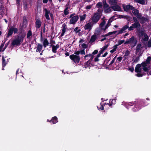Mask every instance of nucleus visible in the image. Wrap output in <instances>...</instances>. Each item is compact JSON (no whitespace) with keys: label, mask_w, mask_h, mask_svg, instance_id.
Masks as SVG:
<instances>
[{"label":"nucleus","mask_w":151,"mask_h":151,"mask_svg":"<svg viewBox=\"0 0 151 151\" xmlns=\"http://www.w3.org/2000/svg\"><path fill=\"white\" fill-rule=\"evenodd\" d=\"M98 52V50H95L91 54L93 55H94L97 54Z\"/></svg>","instance_id":"69168bd1"},{"label":"nucleus","mask_w":151,"mask_h":151,"mask_svg":"<svg viewBox=\"0 0 151 151\" xmlns=\"http://www.w3.org/2000/svg\"><path fill=\"white\" fill-rule=\"evenodd\" d=\"M85 67L87 68L89 66H91L92 65V62L88 60L85 63Z\"/></svg>","instance_id":"393cba45"},{"label":"nucleus","mask_w":151,"mask_h":151,"mask_svg":"<svg viewBox=\"0 0 151 151\" xmlns=\"http://www.w3.org/2000/svg\"><path fill=\"white\" fill-rule=\"evenodd\" d=\"M130 53L129 51L127 50L125 52V55H124V60H125L127 59V57L130 54Z\"/></svg>","instance_id":"e433bc0d"},{"label":"nucleus","mask_w":151,"mask_h":151,"mask_svg":"<svg viewBox=\"0 0 151 151\" xmlns=\"http://www.w3.org/2000/svg\"><path fill=\"white\" fill-rule=\"evenodd\" d=\"M78 27H76L74 29V31H75L76 33H78L81 31L80 29H78Z\"/></svg>","instance_id":"6e6d98bb"},{"label":"nucleus","mask_w":151,"mask_h":151,"mask_svg":"<svg viewBox=\"0 0 151 151\" xmlns=\"http://www.w3.org/2000/svg\"><path fill=\"white\" fill-rule=\"evenodd\" d=\"M49 43L47 38L45 39L43 42V47L45 48L47 46L49 45Z\"/></svg>","instance_id":"4be33fe9"},{"label":"nucleus","mask_w":151,"mask_h":151,"mask_svg":"<svg viewBox=\"0 0 151 151\" xmlns=\"http://www.w3.org/2000/svg\"><path fill=\"white\" fill-rule=\"evenodd\" d=\"M17 6H18L20 5L21 0H16Z\"/></svg>","instance_id":"bf43d9fd"},{"label":"nucleus","mask_w":151,"mask_h":151,"mask_svg":"<svg viewBox=\"0 0 151 151\" xmlns=\"http://www.w3.org/2000/svg\"><path fill=\"white\" fill-rule=\"evenodd\" d=\"M63 29H62V32L60 35V37L63 36L66 32V30L67 29V26L65 23L62 25Z\"/></svg>","instance_id":"4468645a"},{"label":"nucleus","mask_w":151,"mask_h":151,"mask_svg":"<svg viewBox=\"0 0 151 151\" xmlns=\"http://www.w3.org/2000/svg\"><path fill=\"white\" fill-rule=\"evenodd\" d=\"M147 104L145 103L144 100L141 99H137L134 102H129L128 103L126 106L129 109L131 108L132 111L134 112H137L142 107L147 106Z\"/></svg>","instance_id":"f257e3e1"},{"label":"nucleus","mask_w":151,"mask_h":151,"mask_svg":"<svg viewBox=\"0 0 151 151\" xmlns=\"http://www.w3.org/2000/svg\"><path fill=\"white\" fill-rule=\"evenodd\" d=\"M132 13L133 14L136 16L137 14L139 12V10L137 9H135L134 7V9H132Z\"/></svg>","instance_id":"f704fd0d"},{"label":"nucleus","mask_w":151,"mask_h":151,"mask_svg":"<svg viewBox=\"0 0 151 151\" xmlns=\"http://www.w3.org/2000/svg\"><path fill=\"white\" fill-rule=\"evenodd\" d=\"M109 46V45L107 44L106 45L104 46L101 49V50L99 51V52H100L101 53H103L104 52L105 50Z\"/></svg>","instance_id":"7c9ffc66"},{"label":"nucleus","mask_w":151,"mask_h":151,"mask_svg":"<svg viewBox=\"0 0 151 151\" xmlns=\"http://www.w3.org/2000/svg\"><path fill=\"white\" fill-rule=\"evenodd\" d=\"M116 58V56H115L114 58L111 61L110 63L109 64V66L110 65H112V64H113Z\"/></svg>","instance_id":"5fc2aeb1"},{"label":"nucleus","mask_w":151,"mask_h":151,"mask_svg":"<svg viewBox=\"0 0 151 151\" xmlns=\"http://www.w3.org/2000/svg\"><path fill=\"white\" fill-rule=\"evenodd\" d=\"M23 23H27V19L25 17H24L23 19Z\"/></svg>","instance_id":"774afa93"},{"label":"nucleus","mask_w":151,"mask_h":151,"mask_svg":"<svg viewBox=\"0 0 151 151\" xmlns=\"http://www.w3.org/2000/svg\"><path fill=\"white\" fill-rule=\"evenodd\" d=\"M135 1L142 5H144L145 4L144 0H135Z\"/></svg>","instance_id":"c9c22d12"},{"label":"nucleus","mask_w":151,"mask_h":151,"mask_svg":"<svg viewBox=\"0 0 151 151\" xmlns=\"http://www.w3.org/2000/svg\"><path fill=\"white\" fill-rule=\"evenodd\" d=\"M143 69L144 71L146 72H148L149 70V68L146 67H143Z\"/></svg>","instance_id":"680f3d73"},{"label":"nucleus","mask_w":151,"mask_h":151,"mask_svg":"<svg viewBox=\"0 0 151 151\" xmlns=\"http://www.w3.org/2000/svg\"><path fill=\"white\" fill-rule=\"evenodd\" d=\"M141 56V55H139L135 59H133V61L134 62L137 63L139 59V57Z\"/></svg>","instance_id":"a19ab883"},{"label":"nucleus","mask_w":151,"mask_h":151,"mask_svg":"<svg viewBox=\"0 0 151 151\" xmlns=\"http://www.w3.org/2000/svg\"><path fill=\"white\" fill-rule=\"evenodd\" d=\"M122 57L120 56L118 57L117 58L115 62V65H116L119 62H121L122 60Z\"/></svg>","instance_id":"c85d7f7f"},{"label":"nucleus","mask_w":151,"mask_h":151,"mask_svg":"<svg viewBox=\"0 0 151 151\" xmlns=\"http://www.w3.org/2000/svg\"><path fill=\"white\" fill-rule=\"evenodd\" d=\"M109 5L106 3V1L104 3V9H105L109 7Z\"/></svg>","instance_id":"de8ad7c7"},{"label":"nucleus","mask_w":151,"mask_h":151,"mask_svg":"<svg viewBox=\"0 0 151 151\" xmlns=\"http://www.w3.org/2000/svg\"><path fill=\"white\" fill-rule=\"evenodd\" d=\"M129 22H128L126 25L124 26L120 30H119V33L117 34V35L122 33L124 31L126 30L127 29L129 30Z\"/></svg>","instance_id":"9b49d317"},{"label":"nucleus","mask_w":151,"mask_h":151,"mask_svg":"<svg viewBox=\"0 0 151 151\" xmlns=\"http://www.w3.org/2000/svg\"><path fill=\"white\" fill-rule=\"evenodd\" d=\"M23 26L19 28L20 32L19 35H17L16 39L18 40L20 43H22L24 40V38L25 37L26 34L25 32H22Z\"/></svg>","instance_id":"7ed1b4c3"},{"label":"nucleus","mask_w":151,"mask_h":151,"mask_svg":"<svg viewBox=\"0 0 151 151\" xmlns=\"http://www.w3.org/2000/svg\"><path fill=\"white\" fill-rule=\"evenodd\" d=\"M151 61V57L150 56H148L146 59L145 62L148 64H150Z\"/></svg>","instance_id":"ea45409f"},{"label":"nucleus","mask_w":151,"mask_h":151,"mask_svg":"<svg viewBox=\"0 0 151 151\" xmlns=\"http://www.w3.org/2000/svg\"><path fill=\"white\" fill-rule=\"evenodd\" d=\"M114 17V16H113L111 17L108 20V23L111 24L110 23L114 20V19H113V18Z\"/></svg>","instance_id":"49530a36"},{"label":"nucleus","mask_w":151,"mask_h":151,"mask_svg":"<svg viewBox=\"0 0 151 151\" xmlns=\"http://www.w3.org/2000/svg\"><path fill=\"white\" fill-rule=\"evenodd\" d=\"M137 42V40L135 38L134 36H132L129 39H127L124 43V44L126 45L131 44H132V47H133L136 45Z\"/></svg>","instance_id":"39448f33"},{"label":"nucleus","mask_w":151,"mask_h":151,"mask_svg":"<svg viewBox=\"0 0 151 151\" xmlns=\"http://www.w3.org/2000/svg\"><path fill=\"white\" fill-rule=\"evenodd\" d=\"M43 47V45L39 43H38L37 45V47L36 50V52H40L42 50Z\"/></svg>","instance_id":"aec40b11"},{"label":"nucleus","mask_w":151,"mask_h":151,"mask_svg":"<svg viewBox=\"0 0 151 151\" xmlns=\"http://www.w3.org/2000/svg\"><path fill=\"white\" fill-rule=\"evenodd\" d=\"M32 33L31 31L30 30H29L27 33V39H30V37H32Z\"/></svg>","instance_id":"473e14b6"},{"label":"nucleus","mask_w":151,"mask_h":151,"mask_svg":"<svg viewBox=\"0 0 151 151\" xmlns=\"http://www.w3.org/2000/svg\"><path fill=\"white\" fill-rule=\"evenodd\" d=\"M135 16H136L137 18L139 19L142 17V14L141 13H139V12Z\"/></svg>","instance_id":"864d4df0"},{"label":"nucleus","mask_w":151,"mask_h":151,"mask_svg":"<svg viewBox=\"0 0 151 151\" xmlns=\"http://www.w3.org/2000/svg\"><path fill=\"white\" fill-rule=\"evenodd\" d=\"M68 7H67L64 10V14L65 16L68 15L69 13V12H68Z\"/></svg>","instance_id":"a18cd8bd"},{"label":"nucleus","mask_w":151,"mask_h":151,"mask_svg":"<svg viewBox=\"0 0 151 151\" xmlns=\"http://www.w3.org/2000/svg\"><path fill=\"white\" fill-rule=\"evenodd\" d=\"M141 45H142L141 44H138L137 45L136 50L137 53L139 52L140 50H141Z\"/></svg>","instance_id":"c756f323"},{"label":"nucleus","mask_w":151,"mask_h":151,"mask_svg":"<svg viewBox=\"0 0 151 151\" xmlns=\"http://www.w3.org/2000/svg\"><path fill=\"white\" fill-rule=\"evenodd\" d=\"M80 53L81 55H85V52L84 49H83V50H80Z\"/></svg>","instance_id":"e2e57ef3"},{"label":"nucleus","mask_w":151,"mask_h":151,"mask_svg":"<svg viewBox=\"0 0 151 151\" xmlns=\"http://www.w3.org/2000/svg\"><path fill=\"white\" fill-rule=\"evenodd\" d=\"M118 45H115L113 47V49L116 51V49L117 48Z\"/></svg>","instance_id":"338daca9"},{"label":"nucleus","mask_w":151,"mask_h":151,"mask_svg":"<svg viewBox=\"0 0 151 151\" xmlns=\"http://www.w3.org/2000/svg\"><path fill=\"white\" fill-rule=\"evenodd\" d=\"M138 32V37L139 38H141L142 36H144V38H142V39L141 40V41L143 42H146L149 39V37L147 35V34L145 33V32L142 30H137Z\"/></svg>","instance_id":"20e7f679"},{"label":"nucleus","mask_w":151,"mask_h":151,"mask_svg":"<svg viewBox=\"0 0 151 151\" xmlns=\"http://www.w3.org/2000/svg\"><path fill=\"white\" fill-rule=\"evenodd\" d=\"M96 7L97 8H101L102 7V3L101 2H98L97 4H96Z\"/></svg>","instance_id":"79ce46f5"},{"label":"nucleus","mask_w":151,"mask_h":151,"mask_svg":"<svg viewBox=\"0 0 151 151\" xmlns=\"http://www.w3.org/2000/svg\"><path fill=\"white\" fill-rule=\"evenodd\" d=\"M116 103V100L115 99H110L109 100V103H108V104L109 106H110L112 105H114Z\"/></svg>","instance_id":"cd10ccee"},{"label":"nucleus","mask_w":151,"mask_h":151,"mask_svg":"<svg viewBox=\"0 0 151 151\" xmlns=\"http://www.w3.org/2000/svg\"><path fill=\"white\" fill-rule=\"evenodd\" d=\"M88 55L89 57H90V58L88 60L92 62L93 58L95 57V56L91 54H89Z\"/></svg>","instance_id":"58836bf2"},{"label":"nucleus","mask_w":151,"mask_h":151,"mask_svg":"<svg viewBox=\"0 0 151 151\" xmlns=\"http://www.w3.org/2000/svg\"><path fill=\"white\" fill-rule=\"evenodd\" d=\"M18 28L14 27V26L11 27L8 30L7 35L4 39L5 42H6L8 40V38L12 35L13 32L14 34H17L18 33Z\"/></svg>","instance_id":"f03ea898"},{"label":"nucleus","mask_w":151,"mask_h":151,"mask_svg":"<svg viewBox=\"0 0 151 151\" xmlns=\"http://www.w3.org/2000/svg\"><path fill=\"white\" fill-rule=\"evenodd\" d=\"M122 7L123 8L124 11L125 12H128V11L132 10L134 9V7L132 5L129 4L127 5H123Z\"/></svg>","instance_id":"1a4fd4ad"},{"label":"nucleus","mask_w":151,"mask_h":151,"mask_svg":"<svg viewBox=\"0 0 151 151\" xmlns=\"http://www.w3.org/2000/svg\"><path fill=\"white\" fill-rule=\"evenodd\" d=\"M145 73H137L136 74V76L138 77H142L143 75H145Z\"/></svg>","instance_id":"37998d69"},{"label":"nucleus","mask_w":151,"mask_h":151,"mask_svg":"<svg viewBox=\"0 0 151 151\" xmlns=\"http://www.w3.org/2000/svg\"><path fill=\"white\" fill-rule=\"evenodd\" d=\"M139 19L140 23L142 24L144 23L145 22H146L147 20V19L144 17H142Z\"/></svg>","instance_id":"bb28decb"},{"label":"nucleus","mask_w":151,"mask_h":151,"mask_svg":"<svg viewBox=\"0 0 151 151\" xmlns=\"http://www.w3.org/2000/svg\"><path fill=\"white\" fill-rule=\"evenodd\" d=\"M123 18L126 19L127 20V21L129 22H131L132 21V17L127 15H123Z\"/></svg>","instance_id":"a878e982"},{"label":"nucleus","mask_w":151,"mask_h":151,"mask_svg":"<svg viewBox=\"0 0 151 151\" xmlns=\"http://www.w3.org/2000/svg\"><path fill=\"white\" fill-rule=\"evenodd\" d=\"M42 24V22L41 20L38 19H37L35 22V27L36 29H38L40 28Z\"/></svg>","instance_id":"ddd939ff"},{"label":"nucleus","mask_w":151,"mask_h":151,"mask_svg":"<svg viewBox=\"0 0 151 151\" xmlns=\"http://www.w3.org/2000/svg\"><path fill=\"white\" fill-rule=\"evenodd\" d=\"M111 7L114 11L119 12L121 10V7L117 4H116V5L111 6Z\"/></svg>","instance_id":"f8f14e48"},{"label":"nucleus","mask_w":151,"mask_h":151,"mask_svg":"<svg viewBox=\"0 0 151 151\" xmlns=\"http://www.w3.org/2000/svg\"><path fill=\"white\" fill-rule=\"evenodd\" d=\"M148 64L145 62V61L144 62H142L141 64V66H142L143 67H147V64Z\"/></svg>","instance_id":"c03bdc74"},{"label":"nucleus","mask_w":151,"mask_h":151,"mask_svg":"<svg viewBox=\"0 0 151 151\" xmlns=\"http://www.w3.org/2000/svg\"><path fill=\"white\" fill-rule=\"evenodd\" d=\"M101 17V15H100L99 13H95L92 17L91 20L93 23L95 24L98 22Z\"/></svg>","instance_id":"0eeeda50"},{"label":"nucleus","mask_w":151,"mask_h":151,"mask_svg":"<svg viewBox=\"0 0 151 151\" xmlns=\"http://www.w3.org/2000/svg\"><path fill=\"white\" fill-rule=\"evenodd\" d=\"M92 26V25H91V23L89 22L87 24H86L85 25L84 27V28L85 30L88 29L90 30L91 29Z\"/></svg>","instance_id":"412c9836"},{"label":"nucleus","mask_w":151,"mask_h":151,"mask_svg":"<svg viewBox=\"0 0 151 151\" xmlns=\"http://www.w3.org/2000/svg\"><path fill=\"white\" fill-rule=\"evenodd\" d=\"M133 18L134 22H139L136 17H134Z\"/></svg>","instance_id":"0e129e2a"},{"label":"nucleus","mask_w":151,"mask_h":151,"mask_svg":"<svg viewBox=\"0 0 151 151\" xmlns=\"http://www.w3.org/2000/svg\"><path fill=\"white\" fill-rule=\"evenodd\" d=\"M106 23V21L105 20H103V21L100 23V26L101 27H103L104 25Z\"/></svg>","instance_id":"8fccbe9b"},{"label":"nucleus","mask_w":151,"mask_h":151,"mask_svg":"<svg viewBox=\"0 0 151 151\" xmlns=\"http://www.w3.org/2000/svg\"><path fill=\"white\" fill-rule=\"evenodd\" d=\"M141 28V25L139 22H134L132 24L129 28V31H132L134 29H136L137 31L139 30Z\"/></svg>","instance_id":"423d86ee"},{"label":"nucleus","mask_w":151,"mask_h":151,"mask_svg":"<svg viewBox=\"0 0 151 151\" xmlns=\"http://www.w3.org/2000/svg\"><path fill=\"white\" fill-rule=\"evenodd\" d=\"M79 17L78 15H76L72 17H71L70 20L69 24H75L79 19Z\"/></svg>","instance_id":"9d476101"},{"label":"nucleus","mask_w":151,"mask_h":151,"mask_svg":"<svg viewBox=\"0 0 151 151\" xmlns=\"http://www.w3.org/2000/svg\"><path fill=\"white\" fill-rule=\"evenodd\" d=\"M125 41V40H119L118 41V45H121V44H122Z\"/></svg>","instance_id":"13d9d810"},{"label":"nucleus","mask_w":151,"mask_h":151,"mask_svg":"<svg viewBox=\"0 0 151 151\" xmlns=\"http://www.w3.org/2000/svg\"><path fill=\"white\" fill-rule=\"evenodd\" d=\"M141 67V64H137L135 68V71L136 73H140L141 70L140 68Z\"/></svg>","instance_id":"6ab92c4d"},{"label":"nucleus","mask_w":151,"mask_h":151,"mask_svg":"<svg viewBox=\"0 0 151 151\" xmlns=\"http://www.w3.org/2000/svg\"><path fill=\"white\" fill-rule=\"evenodd\" d=\"M86 14H84L83 16H81L80 17V20L81 21H83L84 20L86 19Z\"/></svg>","instance_id":"4c0bfd02"},{"label":"nucleus","mask_w":151,"mask_h":151,"mask_svg":"<svg viewBox=\"0 0 151 151\" xmlns=\"http://www.w3.org/2000/svg\"><path fill=\"white\" fill-rule=\"evenodd\" d=\"M52 47V51L53 52L56 53L57 52L56 50L57 49L60 47V45L58 44H57L56 45H51Z\"/></svg>","instance_id":"2eb2a0df"},{"label":"nucleus","mask_w":151,"mask_h":151,"mask_svg":"<svg viewBox=\"0 0 151 151\" xmlns=\"http://www.w3.org/2000/svg\"><path fill=\"white\" fill-rule=\"evenodd\" d=\"M100 104L101 105V106L100 107V108H99L98 106H97V108L98 109H100L101 110H102L104 109V106L105 105H108V103L106 104V103H105L104 104H102L101 103Z\"/></svg>","instance_id":"72a5a7b5"},{"label":"nucleus","mask_w":151,"mask_h":151,"mask_svg":"<svg viewBox=\"0 0 151 151\" xmlns=\"http://www.w3.org/2000/svg\"><path fill=\"white\" fill-rule=\"evenodd\" d=\"M112 34H113V33L112 32H108L107 34H106L105 35H103L102 36V37H107L108 36L111 35Z\"/></svg>","instance_id":"3c124183"},{"label":"nucleus","mask_w":151,"mask_h":151,"mask_svg":"<svg viewBox=\"0 0 151 151\" xmlns=\"http://www.w3.org/2000/svg\"><path fill=\"white\" fill-rule=\"evenodd\" d=\"M97 37L96 35L94 34L92 35L91 38L90 42L92 43L94 42L96 39Z\"/></svg>","instance_id":"5701e85b"},{"label":"nucleus","mask_w":151,"mask_h":151,"mask_svg":"<svg viewBox=\"0 0 151 151\" xmlns=\"http://www.w3.org/2000/svg\"><path fill=\"white\" fill-rule=\"evenodd\" d=\"M111 7H109L106 8L104 9V11L106 13H109L111 11Z\"/></svg>","instance_id":"2f4dec72"},{"label":"nucleus","mask_w":151,"mask_h":151,"mask_svg":"<svg viewBox=\"0 0 151 151\" xmlns=\"http://www.w3.org/2000/svg\"><path fill=\"white\" fill-rule=\"evenodd\" d=\"M147 47H151V40L150 38V40L148 41L147 43Z\"/></svg>","instance_id":"052dcab7"},{"label":"nucleus","mask_w":151,"mask_h":151,"mask_svg":"<svg viewBox=\"0 0 151 151\" xmlns=\"http://www.w3.org/2000/svg\"><path fill=\"white\" fill-rule=\"evenodd\" d=\"M21 44L19 41L16 39L12 40L11 43L12 45L14 46L15 45H19Z\"/></svg>","instance_id":"a211bd4d"},{"label":"nucleus","mask_w":151,"mask_h":151,"mask_svg":"<svg viewBox=\"0 0 151 151\" xmlns=\"http://www.w3.org/2000/svg\"><path fill=\"white\" fill-rule=\"evenodd\" d=\"M69 57L75 63H79L80 60V58L79 56L74 54L70 55Z\"/></svg>","instance_id":"6e6552de"},{"label":"nucleus","mask_w":151,"mask_h":151,"mask_svg":"<svg viewBox=\"0 0 151 151\" xmlns=\"http://www.w3.org/2000/svg\"><path fill=\"white\" fill-rule=\"evenodd\" d=\"M102 10L101 9H98L97 10V12L96 13H99L101 16L102 15Z\"/></svg>","instance_id":"603ef678"},{"label":"nucleus","mask_w":151,"mask_h":151,"mask_svg":"<svg viewBox=\"0 0 151 151\" xmlns=\"http://www.w3.org/2000/svg\"><path fill=\"white\" fill-rule=\"evenodd\" d=\"M2 70H4V67L6 66V64H7V62H6L4 58V56H2Z\"/></svg>","instance_id":"f3484780"},{"label":"nucleus","mask_w":151,"mask_h":151,"mask_svg":"<svg viewBox=\"0 0 151 151\" xmlns=\"http://www.w3.org/2000/svg\"><path fill=\"white\" fill-rule=\"evenodd\" d=\"M44 11L45 12V15H49L50 13V11H48L46 8L44 9Z\"/></svg>","instance_id":"09e8293b"},{"label":"nucleus","mask_w":151,"mask_h":151,"mask_svg":"<svg viewBox=\"0 0 151 151\" xmlns=\"http://www.w3.org/2000/svg\"><path fill=\"white\" fill-rule=\"evenodd\" d=\"M88 45L85 43H83L82 44V47L83 48L86 49L88 47Z\"/></svg>","instance_id":"4d7b16f0"},{"label":"nucleus","mask_w":151,"mask_h":151,"mask_svg":"<svg viewBox=\"0 0 151 151\" xmlns=\"http://www.w3.org/2000/svg\"><path fill=\"white\" fill-rule=\"evenodd\" d=\"M58 122V119L56 116L52 117L51 120H50L49 122L54 124Z\"/></svg>","instance_id":"dca6fc26"},{"label":"nucleus","mask_w":151,"mask_h":151,"mask_svg":"<svg viewBox=\"0 0 151 151\" xmlns=\"http://www.w3.org/2000/svg\"><path fill=\"white\" fill-rule=\"evenodd\" d=\"M109 3L111 6L116 5L117 4V1L116 0H109Z\"/></svg>","instance_id":"b1692460"}]
</instances>
